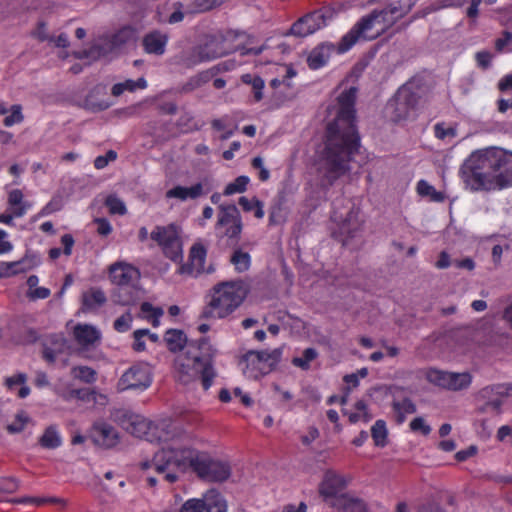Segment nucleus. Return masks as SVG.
Wrapping results in <instances>:
<instances>
[{
  "instance_id": "f257e3e1",
  "label": "nucleus",
  "mask_w": 512,
  "mask_h": 512,
  "mask_svg": "<svg viewBox=\"0 0 512 512\" xmlns=\"http://www.w3.org/2000/svg\"><path fill=\"white\" fill-rule=\"evenodd\" d=\"M357 88L350 87L338 97L339 110L327 125L323 158L319 164L320 185L328 189L349 169V162L360 147V137L354 124Z\"/></svg>"
},
{
  "instance_id": "f03ea898",
  "label": "nucleus",
  "mask_w": 512,
  "mask_h": 512,
  "mask_svg": "<svg viewBox=\"0 0 512 512\" xmlns=\"http://www.w3.org/2000/svg\"><path fill=\"white\" fill-rule=\"evenodd\" d=\"M152 463L158 473L165 474L164 479L169 483L178 480L177 472L183 473L188 468L208 482H224L231 475V467L227 462L178 444L163 446L154 454Z\"/></svg>"
},
{
  "instance_id": "7ed1b4c3",
  "label": "nucleus",
  "mask_w": 512,
  "mask_h": 512,
  "mask_svg": "<svg viewBox=\"0 0 512 512\" xmlns=\"http://www.w3.org/2000/svg\"><path fill=\"white\" fill-rule=\"evenodd\" d=\"M460 171L464 183L473 191L512 186V152L491 147L474 153Z\"/></svg>"
},
{
  "instance_id": "20e7f679",
  "label": "nucleus",
  "mask_w": 512,
  "mask_h": 512,
  "mask_svg": "<svg viewBox=\"0 0 512 512\" xmlns=\"http://www.w3.org/2000/svg\"><path fill=\"white\" fill-rule=\"evenodd\" d=\"M216 350L212 347L208 337L189 343L186 351L187 362L176 360V379L187 385L199 379L204 390H208L217 372L214 368Z\"/></svg>"
},
{
  "instance_id": "39448f33",
  "label": "nucleus",
  "mask_w": 512,
  "mask_h": 512,
  "mask_svg": "<svg viewBox=\"0 0 512 512\" xmlns=\"http://www.w3.org/2000/svg\"><path fill=\"white\" fill-rule=\"evenodd\" d=\"M248 290L242 281L221 282L210 291L211 299L204 306L201 319H223L233 313L247 297Z\"/></svg>"
},
{
  "instance_id": "423d86ee",
  "label": "nucleus",
  "mask_w": 512,
  "mask_h": 512,
  "mask_svg": "<svg viewBox=\"0 0 512 512\" xmlns=\"http://www.w3.org/2000/svg\"><path fill=\"white\" fill-rule=\"evenodd\" d=\"M412 5L403 8L398 4H389L385 8L379 10L374 9L368 15L362 17L352 28L346 33L338 43V53L348 51L361 38L367 39L366 33L370 31L376 22L383 23L385 32L391 28L399 19L403 18L410 12Z\"/></svg>"
},
{
  "instance_id": "0eeeda50",
  "label": "nucleus",
  "mask_w": 512,
  "mask_h": 512,
  "mask_svg": "<svg viewBox=\"0 0 512 512\" xmlns=\"http://www.w3.org/2000/svg\"><path fill=\"white\" fill-rule=\"evenodd\" d=\"M179 227L171 223L167 226H156L150 238L161 248L164 255L174 262L182 260V242L179 236Z\"/></svg>"
},
{
  "instance_id": "6e6552de",
  "label": "nucleus",
  "mask_w": 512,
  "mask_h": 512,
  "mask_svg": "<svg viewBox=\"0 0 512 512\" xmlns=\"http://www.w3.org/2000/svg\"><path fill=\"white\" fill-rule=\"evenodd\" d=\"M168 425L165 423L154 424L143 416L137 414V419L131 421V425L126 430L131 435L138 438H144L148 442L165 443L167 445H177L176 443H168L173 439L170 431L167 430Z\"/></svg>"
},
{
  "instance_id": "1a4fd4ad",
  "label": "nucleus",
  "mask_w": 512,
  "mask_h": 512,
  "mask_svg": "<svg viewBox=\"0 0 512 512\" xmlns=\"http://www.w3.org/2000/svg\"><path fill=\"white\" fill-rule=\"evenodd\" d=\"M152 383L149 367L143 363L132 365L126 370L117 382L119 391L146 390Z\"/></svg>"
},
{
  "instance_id": "9d476101",
  "label": "nucleus",
  "mask_w": 512,
  "mask_h": 512,
  "mask_svg": "<svg viewBox=\"0 0 512 512\" xmlns=\"http://www.w3.org/2000/svg\"><path fill=\"white\" fill-rule=\"evenodd\" d=\"M418 98V95L410 88L401 87L387 104L392 121L399 122L406 119L410 111L417 105Z\"/></svg>"
},
{
  "instance_id": "9b49d317",
  "label": "nucleus",
  "mask_w": 512,
  "mask_h": 512,
  "mask_svg": "<svg viewBox=\"0 0 512 512\" xmlns=\"http://www.w3.org/2000/svg\"><path fill=\"white\" fill-rule=\"evenodd\" d=\"M282 349L276 348L272 351H248L244 356L243 360L247 362V365H252L258 369L261 374L265 375L270 373L277 364L281 361Z\"/></svg>"
},
{
  "instance_id": "f8f14e48",
  "label": "nucleus",
  "mask_w": 512,
  "mask_h": 512,
  "mask_svg": "<svg viewBox=\"0 0 512 512\" xmlns=\"http://www.w3.org/2000/svg\"><path fill=\"white\" fill-rule=\"evenodd\" d=\"M89 438L96 446L104 449L115 447L120 440L118 431L104 421L94 422L89 430Z\"/></svg>"
},
{
  "instance_id": "ddd939ff",
  "label": "nucleus",
  "mask_w": 512,
  "mask_h": 512,
  "mask_svg": "<svg viewBox=\"0 0 512 512\" xmlns=\"http://www.w3.org/2000/svg\"><path fill=\"white\" fill-rule=\"evenodd\" d=\"M324 24V15L321 11H314L312 13L306 14L305 16L298 19L289 30V34L305 37L308 36L318 29Z\"/></svg>"
},
{
  "instance_id": "4468645a",
  "label": "nucleus",
  "mask_w": 512,
  "mask_h": 512,
  "mask_svg": "<svg viewBox=\"0 0 512 512\" xmlns=\"http://www.w3.org/2000/svg\"><path fill=\"white\" fill-rule=\"evenodd\" d=\"M109 277L113 284L118 286L132 284L140 278V272L137 268L122 263H115L109 268Z\"/></svg>"
},
{
  "instance_id": "2eb2a0df",
  "label": "nucleus",
  "mask_w": 512,
  "mask_h": 512,
  "mask_svg": "<svg viewBox=\"0 0 512 512\" xmlns=\"http://www.w3.org/2000/svg\"><path fill=\"white\" fill-rule=\"evenodd\" d=\"M347 485L343 476L332 470H328L324 474V478L319 485V493L325 500L329 498H337L336 495L342 491Z\"/></svg>"
},
{
  "instance_id": "dca6fc26",
  "label": "nucleus",
  "mask_w": 512,
  "mask_h": 512,
  "mask_svg": "<svg viewBox=\"0 0 512 512\" xmlns=\"http://www.w3.org/2000/svg\"><path fill=\"white\" fill-rule=\"evenodd\" d=\"M107 96V86L105 84H96L84 99L83 107L92 112H100L108 109L111 103L105 99Z\"/></svg>"
},
{
  "instance_id": "f3484780",
  "label": "nucleus",
  "mask_w": 512,
  "mask_h": 512,
  "mask_svg": "<svg viewBox=\"0 0 512 512\" xmlns=\"http://www.w3.org/2000/svg\"><path fill=\"white\" fill-rule=\"evenodd\" d=\"M210 190L211 188L208 186V180L205 179L204 182L196 183L191 187L175 186L174 188L167 191L166 197L177 198L181 201H185L188 198L197 199L202 195L210 192Z\"/></svg>"
},
{
  "instance_id": "a211bd4d",
  "label": "nucleus",
  "mask_w": 512,
  "mask_h": 512,
  "mask_svg": "<svg viewBox=\"0 0 512 512\" xmlns=\"http://www.w3.org/2000/svg\"><path fill=\"white\" fill-rule=\"evenodd\" d=\"M168 40L169 35L167 33L153 30L144 35L142 45L146 53L160 56L165 53Z\"/></svg>"
},
{
  "instance_id": "6ab92c4d",
  "label": "nucleus",
  "mask_w": 512,
  "mask_h": 512,
  "mask_svg": "<svg viewBox=\"0 0 512 512\" xmlns=\"http://www.w3.org/2000/svg\"><path fill=\"white\" fill-rule=\"evenodd\" d=\"M207 250L201 243H195L190 250V264L182 265L179 269L180 274H192L194 270L200 273L203 270Z\"/></svg>"
},
{
  "instance_id": "aec40b11",
  "label": "nucleus",
  "mask_w": 512,
  "mask_h": 512,
  "mask_svg": "<svg viewBox=\"0 0 512 512\" xmlns=\"http://www.w3.org/2000/svg\"><path fill=\"white\" fill-rule=\"evenodd\" d=\"M336 47L332 43H322L316 46L309 54L307 63L309 68L316 70L324 66ZM338 50V47H337Z\"/></svg>"
},
{
  "instance_id": "412c9836",
  "label": "nucleus",
  "mask_w": 512,
  "mask_h": 512,
  "mask_svg": "<svg viewBox=\"0 0 512 512\" xmlns=\"http://www.w3.org/2000/svg\"><path fill=\"white\" fill-rule=\"evenodd\" d=\"M111 297L116 304L132 305L140 298V290L133 284L118 286L113 290Z\"/></svg>"
},
{
  "instance_id": "4be33fe9",
  "label": "nucleus",
  "mask_w": 512,
  "mask_h": 512,
  "mask_svg": "<svg viewBox=\"0 0 512 512\" xmlns=\"http://www.w3.org/2000/svg\"><path fill=\"white\" fill-rule=\"evenodd\" d=\"M203 62L220 58L226 54L223 44L215 37L208 38L203 44L197 45Z\"/></svg>"
},
{
  "instance_id": "5701e85b",
  "label": "nucleus",
  "mask_w": 512,
  "mask_h": 512,
  "mask_svg": "<svg viewBox=\"0 0 512 512\" xmlns=\"http://www.w3.org/2000/svg\"><path fill=\"white\" fill-rule=\"evenodd\" d=\"M220 71V65L213 67L210 70L202 71L195 76H192L180 87L181 93H190L200 88L205 83L209 82L210 79Z\"/></svg>"
},
{
  "instance_id": "b1692460",
  "label": "nucleus",
  "mask_w": 512,
  "mask_h": 512,
  "mask_svg": "<svg viewBox=\"0 0 512 512\" xmlns=\"http://www.w3.org/2000/svg\"><path fill=\"white\" fill-rule=\"evenodd\" d=\"M164 340L167 344L169 351L176 353L181 350L185 346H187V350L189 349V343L194 340L188 341L186 334L179 329H169L166 331Z\"/></svg>"
},
{
  "instance_id": "393cba45",
  "label": "nucleus",
  "mask_w": 512,
  "mask_h": 512,
  "mask_svg": "<svg viewBox=\"0 0 512 512\" xmlns=\"http://www.w3.org/2000/svg\"><path fill=\"white\" fill-rule=\"evenodd\" d=\"M39 258L36 255L26 254L22 259L13 262H3V267L11 276L26 272L39 264Z\"/></svg>"
},
{
  "instance_id": "a878e982",
  "label": "nucleus",
  "mask_w": 512,
  "mask_h": 512,
  "mask_svg": "<svg viewBox=\"0 0 512 512\" xmlns=\"http://www.w3.org/2000/svg\"><path fill=\"white\" fill-rule=\"evenodd\" d=\"M331 505L339 507L343 512L367 511V505L362 499L347 497L346 495H341L334 499V501L331 502Z\"/></svg>"
},
{
  "instance_id": "bb28decb",
  "label": "nucleus",
  "mask_w": 512,
  "mask_h": 512,
  "mask_svg": "<svg viewBox=\"0 0 512 512\" xmlns=\"http://www.w3.org/2000/svg\"><path fill=\"white\" fill-rule=\"evenodd\" d=\"M74 337L79 345L89 346L99 340V333L90 325L78 324L74 328Z\"/></svg>"
},
{
  "instance_id": "cd10ccee",
  "label": "nucleus",
  "mask_w": 512,
  "mask_h": 512,
  "mask_svg": "<svg viewBox=\"0 0 512 512\" xmlns=\"http://www.w3.org/2000/svg\"><path fill=\"white\" fill-rule=\"evenodd\" d=\"M218 220L216 223L217 227L227 226L229 224H234L238 221H242L240 212L236 205L228 204V205H219Z\"/></svg>"
},
{
  "instance_id": "c85d7f7f",
  "label": "nucleus",
  "mask_w": 512,
  "mask_h": 512,
  "mask_svg": "<svg viewBox=\"0 0 512 512\" xmlns=\"http://www.w3.org/2000/svg\"><path fill=\"white\" fill-rule=\"evenodd\" d=\"M206 512H227V504L222 495L215 489L207 491L204 495Z\"/></svg>"
},
{
  "instance_id": "c756f323",
  "label": "nucleus",
  "mask_w": 512,
  "mask_h": 512,
  "mask_svg": "<svg viewBox=\"0 0 512 512\" xmlns=\"http://www.w3.org/2000/svg\"><path fill=\"white\" fill-rule=\"evenodd\" d=\"M392 408L395 413V421L397 424H402L405 421V414H413L417 411L414 402L407 397L402 401L394 400L392 402Z\"/></svg>"
},
{
  "instance_id": "7c9ffc66",
  "label": "nucleus",
  "mask_w": 512,
  "mask_h": 512,
  "mask_svg": "<svg viewBox=\"0 0 512 512\" xmlns=\"http://www.w3.org/2000/svg\"><path fill=\"white\" fill-rule=\"evenodd\" d=\"M147 86L146 80L141 77L136 81L128 79L121 83H116L111 89V94L115 97H119L125 91L134 92L136 89H144Z\"/></svg>"
},
{
  "instance_id": "2f4dec72",
  "label": "nucleus",
  "mask_w": 512,
  "mask_h": 512,
  "mask_svg": "<svg viewBox=\"0 0 512 512\" xmlns=\"http://www.w3.org/2000/svg\"><path fill=\"white\" fill-rule=\"evenodd\" d=\"M110 419L127 430L133 419H137V414L125 408H114L110 412Z\"/></svg>"
},
{
  "instance_id": "473e14b6",
  "label": "nucleus",
  "mask_w": 512,
  "mask_h": 512,
  "mask_svg": "<svg viewBox=\"0 0 512 512\" xmlns=\"http://www.w3.org/2000/svg\"><path fill=\"white\" fill-rule=\"evenodd\" d=\"M202 62H203V60H202L201 56L199 55V50L197 48V45L192 47L189 50L183 51L178 56V64L187 69L193 68Z\"/></svg>"
},
{
  "instance_id": "72a5a7b5",
  "label": "nucleus",
  "mask_w": 512,
  "mask_h": 512,
  "mask_svg": "<svg viewBox=\"0 0 512 512\" xmlns=\"http://www.w3.org/2000/svg\"><path fill=\"white\" fill-rule=\"evenodd\" d=\"M472 377L468 372H450L448 390L460 391L466 389L471 384Z\"/></svg>"
},
{
  "instance_id": "f704fd0d",
  "label": "nucleus",
  "mask_w": 512,
  "mask_h": 512,
  "mask_svg": "<svg viewBox=\"0 0 512 512\" xmlns=\"http://www.w3.org/2000/svg\"><path fill=\"white\" fill-rule=\"evenodd\" d=\"M42 447L47 449H55L61 445V438L56 430V427L51 425L47 427L43 435L39 439Z\"/></svg>"
},
{
  "instance_id": "c9c22d12",
  "label": "nucleus",
  "mask_w": 512,
  "mask_h": 512,
  "mask_svg": "<svg viewBox=\"0 0 512 512\" xmlns=\"http://www.w3.org/2000/svg\"><path fill=\"white\" fill-rule=\"evenodd\" d=\"M106 302L105 293L100 289H91L89 293H83L82 303L87 309L102 306Z\"/></svg>"
},
{
  "instance_id": "e433bc0d",
  "label": "nucleus",
  "mask_w": 512,
  "mask_h": 512,
  "mask_svg": "<svg viewBox=\"0 0 512 512\" xmlns=\"http://www.w3.org/2000/svg\"><path fill=\"white\" fill-rule=\"evenodd\" d=\"M230 262L235 266L238 272H245L251 264V257L248 252H244L241 248L234 250Z\"/></svg>"
},
{
  "instance_id": "4c0bfd02",
  "label": "nucleus",
  "mask_w": 512,
  "mask_h": 512,
  "mask_svg": "<svg viewBox=\"0 0 512 512\" xmlns=\"http://www.w3.org/2000/svg\"><path fill=\"white\" fill-rule=\"evenodd\" d=\"M371 436L374 444L378 447H384L387 444L388 431L384 420H377L371 428Z\"/></svg>"
},
{
  "instance_id": "58836bf2",
  "label": "nucleus",
  "mask_w": 512,
  "mask_h": 512,
  "mask_svg": "<svg viewBox=\"0 0 512 512\" xmlns=\"http://www.w3.org/2000/svg\"><path fill=\"white\" fill-rule=\"evenodd\" d=\"M426 378L430 383L448 390L450 372L438 369H429L427 371Z\"/></svg>"
},
{
  "instance_id": "ea45409f",
  "label": "nucleus",
  "mask_w": 512,
  "mask_h": 512,
  "mask_svg": "<svg viewBox=\"0 0 512 512\" xmlns=\"http://www.w3.org/2000/svg\"><path fill=\"white\" fill-rule=\"evenodd\" d=\"M508 390L509 388H506L505 384H495L481 389L479 392V397L486 402L494 399L497 396H508Z\"/></svg>"
},
{
  "instance_id": "a19ab883",
  "label": "nucleus",
  "mask_w": 512,
  "mask_h": 512,
  "mask_svg": "<svg viewBox=\"0 0 512 512\" xmlns=\"http://www.w3.org/2000/svg\"><path fill=\"white\" fill-rule=\"evenodd\" d=\"M355 213L350 210L346 217L343 219L342 224L340 226V232L342 235H346L347 238L355 237L357 231L360 228V224L358 221H354Z\"/></svg>"
},
{
  "instance_id": "79ce46f5",
  "label": "nucleus",
  "mask_w": 512,
  "mask_h": 512,
  "mask_svg": "<svg viewBox=\"0 0 512 512\" xmlns=\"http://www.w3.org/2000/svg\"><path fill=\"white\" fill-rule=\"evenodd\" d=\"M247 176L241 175L237 177L233 182L229 183L224 189V195L229 196L235 193H243L247 189L249 183Z\"/></svg>"
},
{
  "instance_id": "37998d69",
  "label": "nucleus",
  "mask_w": 512,
  "mask_h": 512,
  "mask_svg": "<svg viewBox=\"0 0 512 512\" xmlns=\"http://www.w3.org/2000/svg\"><path fill=\"white\" fill-rule=\"evenodd\" d=\"M417 192L421 196H430L433 201L441 202L444 200V195L441 192H437L432 185L424 180L418 182Z\"/></svg>"
},
{
  "instance_id": "c03bdc74",
  "label": "nucleus",
  "mask_w": 512,
  "mask_h": 512,
  "mask_svg": "<svg viewBox=\"0 0 512 512\" xmlns=\"http://www.w3.org/2000/svg\"><path fill=\"white\" fill-rule=\"evenodd\" d=\"M318 353L314 348H306L303 351L302 357H295L292 359V364L300 367L303 370L309 369V363L317 357Z\"/></svg>"
},
{
  "instance_id": "a18cd8bd",
  "label": "nucleus",
  "mask_w": 512,
  "mask_h": 512,
  "mask_svg": "<svg viewBox=\"0 0 512 512\" xmlns=\"http://www.w3.org/2000/svg\"><path fill=\"white\" fill-rule=\"evenodd\" d=\"M72 372H73V375L75 378H77L85 383L91 384L96 381V372H95V370H93L90 367H87V366L74 367L72 369Z\"/></svg>"
},
{
  "instance_id": "49530a36",
  "label": "nucleus",
  "mask_w": 512,
  "mask_h": 512,
  "mask_svg": "<svg viewBox=\"0 0 512 512\" xmlns=\"http://www.w3.org/2000/svg\"><path fill=\"white\" fill-rule=\"evenodd\" d=\"M29 420V416L24 411L18 412L15 416V420L11 424L7 425V431L12 434L20 433L23 431Z\"/></svg>"
},
{
  "instance_id": "de8ad7c7",
  "label": "nucleus",
  "mask_w": 512,
  "mask_h": 512,
  "mask_svg": "<svg viewBox=\"0 0 512 512\" xmlns=\"http://www.w3.org/2000/svg\"><path fill=\"white\" fill-rule=\"evenodd\" d=\"M105 205L112 214L124 215L127 211L123 201L115 195H109L105 200Z\"/></svg>"
},
{
  "instance_id": "09e8293b",
  "label": "nucleus",
  "mask_w": 512,
  "mask_h": 512,
  "mask_svg": "<svg viewBox=\"0 0 512 512\" xmlns=\"http://www.w3.org/2000/svg\"><path fill=\"white\" fill-rule=\"evenodd\" d=\"M205 510V501L203 499H189L185 501L181 508L180 512H204Z\"/></svg>"
},
{
  "instance_id": "8fccbe9b",
  "label": "nucleus",
  "mask_w": 512,
  "mask_h": 512,
  "mask_svg": "<svg viewBox=\"0 0 512 512\" xmlns=\"http://www.w3.org/2000/svg\"><path fill=\"white\" fill-rule=\"evenodd\" d=\"M24 119L22 108L16 104L11 107V114L4 118V125L10 127L16 123H21Z\"/></svg>"
},
{
  "instance_id": "3c124183",
  "label": "nucleus",
  "mask_w": 512,
  "mask_h": 512,
  "mask_svg": "<svg viewBox=\"0 0 512 512\" xmlns=\"http://www.w3.org/2000/svg\"><path fill=\"white\" fill-rule=\"evenodd\" d=\"M20 487V482L14 477H6L0 479V492L2 493H14Z\"/></svg>"
},
{
  "instance_id": "603ef678",
  "label": "nucleus",
  "mask_w": 512,
  "mask_h": 512,
  "mask_svg": "<svg viewBox=\"0 0 512 512\" xmlns=\"http://www.w3.org/2000/svg\"><path fill=\"white\" fill-rule=\"evenodd\" d=\"M131 36V31L129 29H122L117 33L113 34L109 39L111 44H113V48L116 50L125 44Z\"/></svg>"
},
{
  "instance_id": "864d4df0",
  "label": "nucleus",
  "mask_w": 512,
  "mask_h": 512,
  "mask_svg": "<svg viewBox=\"0 0 512 512\" xmlns=\"http://www.w3.org/2000/svg\"><path fill=\"white\" fill-rule=\"evenodd\" d=\"M133 317L129 311L114 321V329L118 332H126L131 327Z\"/></svg>"
},
{
  "instance_id": "5fc2aeb1",
  "label": "nucleus",
  "mask_w": 512,
  "mask_h": 512,
  "mask_svg": "<svg viewBox=\"0 0 512 512\" xmlns=\"http://www.w3.org/2000/svg\"><path fill=\"white\" fill-rule=\"evenodd\" d=\"M417 512H446L435 498H429L425 503L421 504Z\"/></svg>"
},
{
  "instance_id": "6e6d98bb",
  "label": "nucleus",
  "mask_w": 512,
  "mask_h": 512,
  "mask_svg": "<svg viewBox=\"0 0 512 512\" xmlns=\"http://www.w3.org/2000/svg\"><path fill=\"white\" fill-rule=\"evenodd\" d=\"M71 396L82 401H95V391L89 388L74 389L70 392Z\"/></svg>"
},
{
  "instance_id": "4d7b16f0",
  "label": "nucleus",
  "mask_w": 512,
  "mask_h": 512,
  "mask_svg": "<svg viewBox=\"0 0 512 512\" xmlns=\"http://www.w3.org/2000/svg\"><path fill=\"white\" fill-rule=\"evenodd\" d=\"M243 229L242 221H238L234 224H231L226 228L224 235L228 237L230 240L237 242L240 238L241 232Z\"/></svg>"
},
{
  "instance_id": "13d9d810",
  "label": "nucleus",
  "mask_w": 512,
  "mask_h": 512,
  "mask_svg": "<svg viewBox=\"0 0 512 512\" xmlns=\"http://www.w3.org/2000/svg\"><path fill=\"white\" fill-rule=\"evenodd\" d=\"M502 398L503 397H495L494 399L490 400V401H486L480 408V412H487L489 410H493L495 411L496 414H500L501 413V406L503 404V401H502Z\"/></svg>"
},
{
  "instance_id": "bf43d9fd",
  "label": "nucleus",
  "mask_w": 512,
  "mask_h": 512,
  "mask_svg": "<svg viewBox=\"0 0 512 512\" xmlns=\"http://www.w3.org/2000/svg\"><path fill=\"white\" fill-rule=\"evenodd\" d=\"M410 429L413 432L420 431L423 435H428L431 432V428L427 425L422 417H416L410 422Z\"/></svg>"
},
{
  "instance_id": "052dcab7",
  "label": "nucleus",
  "mask_w": 512,
  "mask_h": 512,
  "mask_svg": "<svg viewBox=\"0 0 512 512\" xmlns=\"http://www.w3.org/2000/svg\"><path fill=\"white\" fill-rule=\"evenodd\" d=\"M174 12L168 18L169 24H175L183 21L185 13L183 12L184 5L181 2L173 3Z\"/></svg>"
},
{
  "instance_id": "680f3d73",
  "label": "nucleus",
  "mask_w": 512,
  "mask_h": 512,
  "mask_svg": "<svg viewBox=\"0 0 512 512\" xmlns=\"http://www.w3.org/2000/svg\"><path fill=\"white\" fill-rule=\"evenodd\" d=\"M434 131H435V136L441 140H444L446 137L456 136V129L453 127L445 128L443 123L436 124Z\"/></svg>"
},
{
  "instance_id": "e2e57ef3",
  "label": "nucleus",
  "mask_w": 512,
  "mask_h": 512,
  "mask_svg": "<svg viewBox=\"0 0 512 512\" xmlns=\"http://www.w3.org/2000/svg\"><path fill=\"white\" fill-rule=\"evenodd\" d=\"M32 36L37 38L39 41L44 42L48 41L51 42L54 40V36H49L46 31V23L41 21L38 23L36 31L32 33Z\"/></svg>"
},
{
  "instance_id": "0e129e2a",
  "label": "nucleus",
  "mask_w": 512,
  "mask_h": 512,
  "mask_svg": "<svg viewBox=\"0 0 512 512\" xmlns=\"http://www.w3.org/2000/svg\"><path fill=\"white\" fill-rule=\"evenodd\" d=\"M254 92L255 101L259 102L263 99L264 80L260 76H256L251 84Z\"/></svg>"
},
{
  "instance_id": "69168bd1",
  "label": "nucleus",
  "mask_w": 512,
  "mask_h": 512,
  "mask_svg": "<svg viewBox=\"0 0 512 512\" xmlns=\"http://www.w3.org/2000/svg\"><path fill=\"white\" fill-rule=\"evenodd\" d=\"M97 50H99L100 57H105L108 54L112 53L115 49L113 48V44H111L109 39L101 40L95 43Z\"/></svg>"
},
{
  "instance_id": "338daca9",
  "label": "nucleus",
  "mask_w": 512,
  "mask_h": 512,
  "mask_svg": "<svg viewBox=\"0 0 512 512\" xmlns=\"http://www.w3.org/2000/svg\"><path fill=\"white\" fill-rule=\"evenodd\" d=\"M491 58H492V55L488 51H480V52L476 53L477 63L483 69H487L490 66Z\"/></svg>"
},
{
  "instance_id": "774afa93",
  "label": "nucleus",
  "mask_w": 512,
  "mask_h": 512,
  "mask_svg": "<svg viewBox=\"0 0 512 512\" xmlns=\"http://www.w3.org/2000/svg\"><path fill=\"white\" fill-rule=\"evenodd\" d=\"M95 222L97 224V232L100 235L107 236L111 233L112 227L107 219L97 218L95 219Z\"/></svg>"
}]
</instances>
